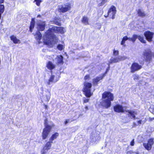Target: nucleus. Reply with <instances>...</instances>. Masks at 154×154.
I'll return each mask as SVG.
<instances>
[{"instance_id": "obj_46", "label": "nucleus", "mask_w": 154, "mask_h": 154, "mask_svg": "<svg viewBox=\"0 0 154 154\" xmlns=\"http://www.w3.org/2000/svg\"><path fill=\"white\" fill-rule=\"evenodd\" d=\"M149 120L150 121H152L153 120H154V118H149Z\"/></svg>"}, {"instance_id": "obj_51", "label": "nucleus", "mask_w": 154, "mask_h": 154, "mask_svg": "<svg viewBox=\"0 0 154 154\" xmlns=\"http://www.w3.org/2000/svg\"><path fill=\"white\" fill-rule=\"evenodd\" d=\"M136 125V124L135 123H134V126H135V125Z\"/></svg>"}, {"instance_id": "obj_6", "label": "nucleus", "mask_w": 154, "mask_h": 154, "mask_svg": "<svg viewBox=\"0 0 154 154\" xmlns=\"http://www.w3.org/2000/svg\"><path fill=\"white\" fill-rule=\"evenodd\" d=\"M144 58L146 61L149 62L151 60L152 54L150 50H146L143 52Z\"/></svg>"}, {"instance_id": "obj_39", "label": "nucleus", "mask_w": 154, "mask_h": 154, "mask_svg": "<svg viewBox=\"0 0 154 154\" xmlns=\"http://www.w3.org/2000/svg\"><path fill=\"white\" fill-rule=\"evenodd\" d=\"M138 79V76L137 75H135L134 76V79Z\"/></svg>"}, {"instance_id": "obj_32", "label": "nucleus", "mask_w": 154, "mask_h": 154, "mask_svg": "<svg viewBox=\"0 0 154 154\" xmlns=\"http://www.w3.org/2000/svg\"><path fill=\"white\" fill-rule=\"evenodd\" d=\"M54 23L58 26H61V23L60 22V21H57V20H54Z\"/></svg>"}, {"instance_id": "obj_11", "label": "nucleus", "mask_w": 154, "mask_h": 154, "mask_svg": "<svg viewBox=\"0 0 154 154\" xmlns=\"http://www.w3.org/2000/svg\"><path fill=\"white\" fill-rule=\"evenodd\" d=\"M116 12V8L114 6H112L111 8L109 10L107 14L109 17H111L112 19H114Z\"/></svg>"}, {"instance_id": "obj_16", "label": "nucleus", "mask_w": 154, "mask_h": 154, "mask_svg": "<svg viewBox=\"0 0 154 154\" xmlns=\"http://www.w3.org/2000/svg\"><path fill=\"white\" fill-rule=\"evenodd\" d=\"M94 133L93 132L92 134L90 137V141L92 142L96 143L98 142L100 139V137L99 134L95 136Z\"/></svg>"}, {"instance_id": "obj_23", "label": "nucleus", "mask_w": 154, "mask_h": 154, "mask_svg": "<svg viewBox=\"0 0 154 154\" xmlns=\"http://www.w3.org/2000/svg\"><path fill=\"white\" fill-rule=\"evenodd\" d=\"M35 23V20L34 18H32L30 23V25L29 27V31L31 32L32 31V29L34 28Z\"/></svg>"}, {"instance_id": "obj_20", "label": "nucleus", "mask_w": 154, "mask_h": 154, "mask_svg": "<svg viewBox=\"0 0 154 154\" xmlns=\"http://www.w3.org/2000/svg\"><path fill=\"white\" fill-rule=\"evenodd\" d=\"M126 112H128L127 115L128 116V117H130L131 119H134L135 118V115L137 114V113L135 111L127 110L126 111Z\"/></svg>"}, {"instance_id": "obj_7", "label": "nucleus", "mask_w": 154, "mask_h": 154, "mask_svg": "<svg viewBox=\"0 0 154 154\" xmlns=\"http://www.w3.org/2000/svg\"><path fill=\"white\" fill-rule=\"evenodd\" d=\"M63 57L62 55H59L56 56V57L53 59L54 63L58 65H61L63 63Z\"/></svg>"}, {"instance_id": "obj_3", "label": "nucleus", "mask_w": 154, "mask_h": 154, "mask_svg": "<svg viewBox=\"0 0 154 154\" xmlns=\"http://www.w3.org/2000/svg\"><path fill=\"white\" fill-rule=\"evenodd\" d=\"M45 128L42 133V139H45L48 137L51 131L52 128L54 126L53 123L49 124L47 123V120L45 119L44 122Z\"/></svg>"}, {"instance_id": "obj_17", "label": "nucleus", "mask_w": 154, "mask_h": 154, "mask_svg": "<svg viewBox=\"0 0 154 154\" xmlns=\"http://www.w3.org/2000/svg\"><path fill=\"white\" fill-rule=\"evenodd\" d=\"M153 33L149 31L145 32L144 33V35L146 39L148 41H152Z\"/></svg>"}, {"instance_id": "obj_33", "label": "nucleus", "mask_w": 154, "mask_h": 154, "mask_svg": "<svg viewBox=\"0 0 154 154\" xmlns=\"http://www.w3.org/2000/svg\"><path fill=\"white\" fill-rule=\"evenodd\" d=\"M90 79V76L89 75H86L84 77V79L85 80H89Z\"/></svg>"}, {"instance_id": "obj_42", "label": "nucleus", "mask_w": 154, "mask_h": 154, "mask_svg": "<svg viewBox=\"0 0 154 154\" xmlns=\"http://www.w3.org/2000/svg\"><path fill=\"white\" fill-rule=\"evenodd\" d=\"M128 40H129V41H131L133 42L132 37L131 38H128Z\"/></svg>"}, {"instance_id": "obj_4", "label": "nucleus", "mask_w": 154, "mask_h": 154, "mask_svg": "<svg viewBox=\"0 0 154 154\" xmlns=\"http://www.w3.org/2000/svg\"><path fill=\"white\" fill-rule=\"evenodd\" d=\"M91 86L92 84L90 83L86 82L84 83L83 91L86 96L88 97H90L92 94V93L91 92Z\"/></svg>"}, {"instance_id": "obj_34", "label": "nucleus", "mask_w": 154, "mask_h": 154, "mask_svg": "<svg viewBox=\"0 0 154 154\" xmlns=\"http://www.w3.org/2000/svg\"><path fill=\"white\" fill-rule=\"evenodd\" d=\"M89 99H86L85 98H83V102L84 103H86L88 102L89 101Z\"/></svg>"}, {"instance_id": "obj_8", "label": "nucleus", "mask_w": 154, "mask_h": 154, "mask_svg": "<svg viewBox=\"0 0 154 154\" xmlns=\"http://www.w3.org/2000/svg\"><path fill=\"white\" fill-rule=\"evenodd\" d=\"M142 68V66L137 63H133L131 67V72L134 73L139 70Z\"/></svg>"}, {"instance_id": "obj_37", "label": "nucleus", "mask_w": 154, "mask_h": 154, "mask_svg": "<svg viewBox=\"0 0 154 154\" xmlns=\"http://www.w3.org/2000/svg\"><path fill=\"white\" fill-rule=\"evenodd\" d=\"M134 139H133L131 142L130 143V145L131 146H133L134 145Z\"/></svg>"}, {"instance_id": "obj_27", "label": "nucleus", "mask_w": 154, "mask_h": 154, "mask_svg": "<svg viewBox=\"0 0 154 154\" xmlns=\"http://www.w3.org/2000/svg\"><path fill=\"white\" fill-rule=\"evenodd\" d=\"M10 38L11 40L15 44L18 43L20 41L19 40L17 39L16 37L14 35L11 36Z\"/></svg>"}, {"instance_id": "obj_1", "label": "nucleus", "mask_w": 154, "mask_h": 154, "mask_svg": "<svg viewBox=\"0 0 154 154\" xmlns=\"http://www.w3.org/2000/svg\"><path fill=\"white\" fill-rule=\"evenodd\" d=\"M65 32V29L63 27H58L55 26L50 28L45 33L43 36L44 42L50 47L56 43L58 39L54 34V32L63 34Z\"/></svg>"}, {"instance_id": "obj_12", "label": "nucleus", "mask_w": 154, "mask_h": 154, "mask_svg": "<svg viewBox=\"0 0 154 154\" xmlns=\"http://www.w3.org/2000/svg\"><path fill=\"white\" fill-rule=\"evenodd\" d=\"M70 9V6L69 5H61L59 6L57 10L60 12H65Z\"/></svg>"}, {"instance_id": "obj_14", "label": "nucleus", "mask_w": 154, "mask_h": 154, "mask_svg": "<svg viewBox=\"0 0 154 154\" xmlns=\"http://www.w3.org/2000/svg\"><path fill=\"white\" fill-rule=\"evenodd\" d=\"M138 39L142 42L143 43H146V41L144 39V37L143 36L140 35H134L132 37L133 42H134L137 38Z\"/></svg>"}, {"instance_id": "obj_18", "label": "nucleus", "mask_w": 154, "mask_h": 154, "mask_svg": "<svg viewBox=\"0 0 154 154\" xmlns=\"http://www.w3.org/2000/svg\"><path fill=\"white\" fill-rule=\"evenodd\" d=\"M106 73H104L102 75L100 76L97 77L94 79H93V83L94 85H97L98 82L101 80H102Z\"/></svg>"}, {"instance_id": "obj_26", "label": "nucleus", "mask_w": 154, "mask_h": 154, "mask_svg": "<svg viewBox=\"0 0 154 154\" xmlns=\"http://www.w3.org/2000/svg\"><path fill=\"white\" fill-rule=\"evenodd\" d=\"M82 22V23L84 24L85 25H86L89 24L88 19V17L86 16L83 17Z\"/></svg>"}, {"instance_id": "obj_5", "label": "nucleus", "mask_w": 154, "mask_h": 154, "mask_svg": "<svg viewBox=\"0 0 154 154\" xmlns=\"http://www.w3.org/2000/svg\"><path fill=\"white\" fill-rule=\"evenodd\" d=\"M59 73L52 74L50 76L48 81L47 82V84L50 85L52 83L56 82L59 79Z\"/></svg>"}, {"instance_id": "obj_22", "label": "nucleus", "mask_w": 154, "mask_h": 154, "mask_svg": "<svg viewBox=\"0 0 154 154\" xmlns=\"http://www.w3.org/2000/svg\"><path fill=\"white\" fill-rule=\"evenodd\" d=\"M35 38L36 39L38 40V42L39 43H40V40L41 39L42 35L41 32L39 31H37L35 35Z\"/></svg>"}, {"instance_id": "obj_10", "label": "nucleus", "mask_w": 154, "mask_h": 154, "mask_svg": "<svg viewBox=\"0 0 154 154\" xmlns=\"http://www.w3.org/2000/svg\"><path fill=\"white\" fill-rule=\"evenodd\" d=\"M52 143L49 140L46 143L43 149L41 150V154H46L48 150L50 149L51 146V144Z\"/></svg>"}, {"instance_id": "obj_48", "label": "nucleus", "mask_w": 154, "mask_h": 154, "mask_svg": "<svg viewBox=\"0 0 154 154\" xmlns=\"http://www.w3.org/2000/svg\"><path fill=\"white\" fill-rule=\"evenodd\" d=\"M104 16H105V17H107L109 16L108 15V14H107V16H106V15H105Z\"/></svg>"}, {"instance_id": "obj_47", "label": "nucleus", "mask_w": 154, "mask_h": 154, "mask_svg": "<svg viewBox=\"0 0 154 154\" xmlns=\"http://www.w3.org/2000/svg\"><path fill=\"white\" fill-rule=\"evenodd\" d=\"M48 106L47 105H45V109H47V108Z\"/></svg>"}, {"instance_id": "obj_35", "label": "nucleus", "mask_w": 154, "mask_h": 154, "mask_svg": "<svg viewBox=\"0 0 154 154\" xmlns=\"http://www.w3.org/2000/svg\"><path fill=\"white\" fill-rule=\"evenodd\" d=\"M119 54V51H116L115 50H114L113 51V54L115 55H117Z\"/></svg>"}, {"instance_id": "obj_19", "label": "nucleus", "mask_w": 154, "mask_h": 154, "mask_svg": "<svg viewBox=\"0 0 154 154\" xmlns=\"http://www.w3.org/2000/svg\"><path fill=\"white\" fill-rule=\"evenodd\" d=\"M45 92V94L43 95V98L45 101H48L50 99L51 96V92L48 89Z\"/></svg>"}, {"instance_id": "obj_43", "label": "nucleus", "mask_w": 154, "mask_h": 154, "mask_svg": "<svg viewBox=\"0 0 154 154\" xmlns=\"http://www.w3.org/2000/svg\"><path fill=\"white\" fill-rule=\"evenodd\" d=\"M85 110H84V111H85V112L88 109V106H86L85 107Z\"/></svg>"}, {"instance_id": "obj_2", "label": "nucleus", "mask_w": 154, "mask_h": 154, "mask_svg": "<svg viewBox=\"0 0 154 154\" xmlns=\"http://www.w3.org/2000/svg\"><path fill=\"white\" fill-rule=\"evenodd\" d=\"M102 100L100 102L101 105L106 109L110 107L111 103L114 99L112 94L109 91H105L102 94Z\"/></svg>"}, {"instance_id": "obj_38", "label": "nucleus", "mask_w": 154, "mask_h": 154, "mask_svg": "<svg viewBox=\"0 0 154 154\" xmlns=\"http://www.w3.org/2000/svg\"><path fill=\"white\" fill-rule=\"evenodd\" d=\"M108 67L106 69V73L107 72V71H108V70H109V68H110V66H109V65H110V64L109 63H108Z\"/></svg>"}, {"instance_id": "obj_30", "label": "nucleus", "mask_w": 154, "mask_h": 154, "mask_svg": "<svg viewBox=\"0 0 154 154\" xmlns=\"http://www.w3.org/2000/svg\"><path fill=\"white\" fill-rule=\"evenodd\" d=\"M57 48L60 51H61L63 48V46L62 45L59 44L57 46Z\"/></svg>"}, {"instance_id": "obj_50", "label": "nucleus", "mask_w": 154, "mask_h": 154, "mask_svg": "<svg viewBox=\"0 0 154 154\" xmlns=\"http://www.w3.org/2000/svg\"><path fill=\"white\" fill-rule=\"evenodd\" d=\"M136 154H140L139 152H136Z\"/></svg>"}, {"instance_id": "obj_52", "label": "nucleus", "mask_w": 154, "mask_h": 154, "mask_svg": "<svg viewBox=\"0 0 154 154\" xmlns=\"http://www.w3.org/2000/svg\"><path fill=\"white\" fill-rule=\"evenodd\" d=\"M40 15H39L38 16V17H40Z\"/></svg>"}, {"instance_id": "obj_15", "label": "nucleus", "mask_w": 154, "mask_h": 154, "mask_svg": "<svg viewBox=\"0 0 154 154\" xmlns=\"http://www.w3.org/2000/svg\"><path fill=\"white\" fill-rule=\"evenodd\" d=\"M125 59V57L119 56L116 58H111L109 61V63L110 64L112 63H116L118 62L119 61L124 60Z\"/></svg>"}, {"instance_id": "obj_24", "label": "nucleus", "mask_w": 154, "mask_h": 154, "mask_svg": "<svg viewBox=\"0 0 154 154\" xmlns=\"http://www.w3.org/2000/svg\"><path fill=\"white\" fill-rule=\"evenodd\" d=\"M46 66L48 69L51 70L55 68V65L51 62L49 61L47 64Z\"/></svg>"}, {"instance_id": "obj_41", "label": "nucleus", "mask_w": 154, "mask_h": 154, "mask_svg": "<svg viewBox=\"0 0 154 154\" xmlns=\"http://www.w3.org/2000/svg\"><path fill=\"white\" fill-rule=\"evenodd\" d=\"M109 0H102V3H104V2H108Z\"/></svg>"}, {"instance_id": "obj_40", "label": "nucleus", "mask_w": 154, "mask_h": 154, "mask_svg": "<svg viewBox=\"0 0 154 154\" xmlns=\"http://www.w3.org/2000/svg\"><path fill=\"white\" fill-rule=\"evenodd\" d=\"M142 120H140L138 121H137V123H138V125H139V124H142Z\"/></svg>"}, {"instance_id": "obj_53", "label": "nucleus", "mask_w": 154, "mask_h": 154, "mask_svg": "<svg viewBox=\"0 0 154 154\" xmlns=\"http://www.w3.org/2000/svg\"><path fill=\"white\" fill-rule=\"evenodd\" d=\"M52 56L54 57V55H52Z\"/></svg>"}, {"instance_id": "obj_36", "label": "nucleus", "mask_w": 154, "mask_h": 154, "mask_svg": "<svg viewBox=\"0 0 154 154\" xmlns=\"http://www.w3.org/2000/svg\"><path fill=\"white\" fill-rule=\"evenodd\" d=\"M70 120L69 119H66L64 123L65 125H66L68 123L70 122Z\"/></svg>"}, {"instance_id": "obj_45", "label": "nucleus", "mask_w": 154, "mask_h": 154, "mask_svg": "<svg viewBox=\"0 0 154 154\" xmlns=\"http://www.w3.org/2000/svg\"><path fill=\"white\" fill-rule=\"evenodd\" d=\"M127 154H131V151H128L127 152Z\"/></svg>"}, {"instance_id": "obj_49", "label": "nucleus", "mask_w": 154, "mask_h": 154, "mask_svg": "<svg viewBox=\"0 0 154 154\" xmlns=\"http://www.w3.org/2000/svg\"><path fill=\"white\" fill-rule=\"evenodd\" d=\"M41 90L43 91V87L41 88Z\"/></svg>"}, {"instance_id": "obj_44", "label": "nucleus", "mask_w": 154, "mask_h": 154, "mask_svg": "<svg viewBox=\"0 0 154 154\" xmlns=\"http://www.w3.org/2000/svg\"><path fill=\"white\" fill-rule=\"evenodd\" d=\"M4 0H0V3L2 4L4 2Z\"/></svg>"}, {"instance_id": "obj_13", "label": "nucleus", "mask_w": 154, "mask_h": 154, "mask_svg": "<svg viewBox=\"0 0 154 154\" xmlns=\"http://www.w3.org/2000/svg\"><path fill=\"white\" fill-rule=\"evenodd\" d=\"M113 109L114 111L116 112H125V110L122 106L119 104L114 106Z\"/></svg>"}, {"instance_id": "obj_21", "label": "nucleus", "mask_w": 154, "mask_h": 154, "mask_svg": "<svg viewBox=\"0 0 154 154\" xmlns=\"http://www.w3.org/2000/svg\"><path fill=\"white\" fill-rule=\"evenodd\" d=\"M45 22H41L37 24V28L38 30L43 31L45 29Z\"/></svg>"}, {"instance_id": "obj_9", "label": "nucleus", "mask_w": 154, "mask_h": 154, "mask_svg": "<svg viewBox=\"0 0 154 154\" xmlns=\"http://www.w3.org/2000/svg\"><path fill=\"white\" fill-rule=\"evenodd\" d=\"M153 143V139L150 138L148 140L147 143H143V145L146 149L149 150L151 149Z\"/></svg>"}, {"instance_id": "obj_28", "label": "nucleus", "mask_w": 154, "mask_h": 154, "mask_svg": "<svg viewBox=\"0 0 154 154\" xmlns=\"http://www.w3.org/2000/svg\"><path fill=\"white\" fill-rule=\"evenodd\" d=\"M138 14L139 16H141V17H144L146 15L144 12L140 9H139L138 10Z\"/></svg>"}, {"instance_id": "obj_29", "label": "nucleus", "mask_w": 154, "mask_h": 154, "mask_svg": "<svg viewBox=\"0 0 154 154\" xmlns=\"http://www.w3.org/2000/svg\"><path fill=\"white\" fill-rule=\"evenodd\" d=\"M128 37H127V36H124L123 37L122 40L121 41V45H124L125 43V41H126L127 40H128Z\"/></svg>"}, {"instance_id": "obj_25", "label": "nucleus", "mask_w": 154, "mask_h": 154, "mask_svg": "<svg viewBox=\"0 0 154 154\" xmlns=\"http://www.w3.org/2000/svg\"><path fill=\"white\" fill-rule=\"evenodd\" d=\"M59 136V134L57 132H56L52 135L51 137L49 139V140L51 142H53V141L54 139L57 138V137Z\"/></svg>"}, {"instance_id": "obj_31", "label": "nucleus", "mask_w": 154, "mask_h": 154, "mask_svg": "<svg viewBox=\"0 0 154 154\" xmlns=\"http://www.w3.org/2000/svg\"><path fill=\"white\" fill-rule=\"evenodd\" d=\"M34 2H36V4L38 6H39L40 5V3L42 2L41 0H34Z\"/></svg>"}]
</instances>
